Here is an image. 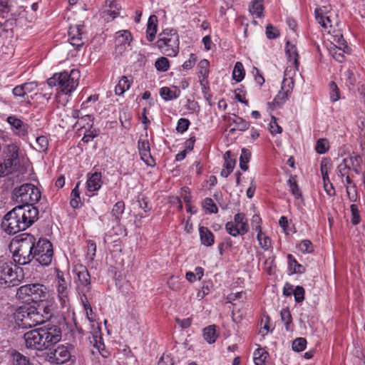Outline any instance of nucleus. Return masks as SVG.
Instances as JSON below:
<instances>
[{
    "instance_id": "f257e3e1",
    "label": "nucleus",
    "mask_w": 365,
    "mask_h": 365,
    "mask_svg": "<svg viewBox=\"0 0 365 365\" xmlns=\"http://www.w3.org/2000/svg\"><path fill=\"white\" fill-rule=\"evenodd\" d=\"M38 216V209L31 205L16 206L4 216L1 227L8 234L14 235L30 227Z\"/></svg>"
},
{
    "instance_id": "f03ea898",
    "label": "nucleus",
    "mask_w": 365,
    "mask_h": 365,
    "mask_svg": "<svg viewBox=\"0 0 365 365\" xmlns=\"http://www.w3.org/2000/svg\"><path fill=\"white\" fill-rule=\"evenodd\" d=\"M3 161H0V178L9 175L16 177L28 173L29 160L24 153L15 144L8 145L2 153Z\"/></svg>"
},
{
    "instance_id": "7ed1b4c3",
    "label": "nucleus",
    "mask_w": 365,
    "mask_h": 365,
    "mask_svg": "<svg viewBox=\"0 0 365 365\" xmlns=\"http://www.w3.org/2000/svg\"><path fill=\"white\" fill-rule=\"evenodd\" d=\"M24 339L27 348L42 351L61 340V331L56 325L47 324L27 331Z\"/></svg>"
},
{
    "instance_id": "20e7f679",
    "label": "nucleus",
    "mask_w": 365,
    "mask_h": 365,
    "mask_svg": "<svg viewBox=\"0 0 365 365\" xmlns=\"http://www.w3.org/2000/svg\"><path fill=\"white\" fill-rule=\"evenodd\" d=\"M53 309L49 305L21 307L14 314L16 324L21 328H31L48 321L52 316Z\"/></svg>"
},
{
    "instance_id": "39448f33",
    "label": "nucleus",
    "mask_w": 365,
    "mask_h": 365,
    "mask_svg": "<svg viewBox=\"0 0 365 365\" xmlns=\"http://www.w3.org/2000/svg\"><path fill=\"white\" fill-rule=\"evenodd\" d=\"M51 297L46 286L39 283L21 286L16 292V297L25 302H45Z\"/></svg>"
},
{
    "instance_id": "423d86ee",
    "label": "nucleus",
    "mask_w": 365,
    "mask_h": 365,
    "mask_svg": "<svg viewBox=\"0 0 365 365\" xmlns=\"http://www.w3.org/2000/svg\"><path fill=\"white\" fill-rule=\"evenodd\" d=\"M179 36L173 29H165L159 34L155 46L168 56H176L179 53Z\"/></svg>"
},
{
    "instance_id": "0eeeda50",
    "label": "nucleus",
    "mask_w": 365,
    "mask_h": 365,
    "mask_svg": "<svg viewBox=\"0 0 365 365\" xmlns=\"http://www.w3.org/2000/svg\"><path fill=\"white\" fill-rule=\"evenodd\" d=\"M36 238L25 233L19 241V245L13 255L14 260L19 264H26L34 259V248Z\"/></svg>"
},
{
    "instance_id": "6e6552de",
    "label": "nucleus",
    "mask_w": 365,
    "mask_h": 365,
    "mask_svg": "<svg viewBox=\"0 0 365 365\" xmlns=\"http://www.w3.org/2000/svg\"><path fill=\"white\" fill-rule=\"evenodd\" d=\"M14 197L16 200L23 203V205L33 206V204L40 200L41 192L35 185L26 183L14 190Z\"/></svg>"
},
{
    "instance_id": "1a4fd4ad",
    "label": "nucleus",
    "mask_w": 365,
    "mask_h": 365,
    "mask_svg": "<svg viewBox=\"0 0 365 365\" xmlns=\"http://www.w3.org/2000/svg\"><path fill=\"white\" fill-rule=\"evenodd\" d=\"M34 259L40 264L48 266L51 264L53 252L50 242L46 239H40L34 245Z\"/></svg>"
},
{
    "instance_id": "9d476101",
    "label": "nucleus",
    "mask_w": 365,
    "mask_h": 365,
    "mask_svg": "<svg viewBox=\"0 0 365 365\" xmlns=\"http://www.w3.org/2000/svg\"><path fill=\"white\" fill-rule=\"evenodd\" d=\"M225 228L230 235L237 237L245 235L249 231V225L245 215L237 213L232 221L226 223Z\"/></svg>"
},
{
    "instance_id": "9b49d317",
    "label": "nucleus",
    "mask_w": 365,
    "mask_h": 365,
    "mask_svg": "<svg viewBox=\"0 0 365 365\" xmlns=\"http://www.w3.org/2000/svg\"><path fill=\"white\" fill-rule=\"evenodd\" d=\"M74 272L76 275L75 279L76 289L82 294V297L87 300L86 294L90 292L91 288L90 274L87 269L81 265L76 267Z\"/></svg>"
},
{
    "instance_id": "f8f14e48",
    "label": "nucleus",
    "mask_w": 365,
    "mask_h": 365,
    "mask_svg": "<svg viewBox=\"0 0 365 365\" xmlns=\"http://www.w3.org/2000/svg\"><path fill=\"white\" fill-rule=\"evenodd\" d=\"M16 273L8 261L0 258V287L14 285Z\"/></svg>"
},
{
    "instance_id": "ddd939ff",
    "label": "nucleus",
    "mask_w": 365,
    "mask_h": 365,
    "mask_svg": "<svg viewBox=\"0 0 365 365\" xmlns=\"http://www.w3.org/2000/svg\"><path fill=\"white\" fill-rule=\"evenodd\" d=\"M294 88L292 78H284L282 83L281 90L278 92L272 101L274 106H282L291 95Z\"/></svg>"
},
{
    "instance_id": "4468645a",
    "label": "nucleus",
    "mask_w": 365,
    "mask_h": 365,
    "mask_svg": "<svg viewBox=\"0 0 365 365\" xmlns=\"http://www.w3.org/2000/svg\"><path fill=\"white\" fill-rule=\"evenodd\" d=\"M80 72L76 69H72L70 73L67 72V76L61 82V91L65 94L72 93L78 85Z\"/></svg>"
},
{
    "instance_id": "2eb2a0df",
    "label": "nucleus",
    "mask_w": 365,
    "mask_h": 365,
    "mask_svg": "<svg viewBox=\"0 0 365 365\" xmlns=\"http://www.w3.org/2000/svg\"><path fill=\"white\" fill-rule=\"evenodd\" d=\"M71 356L68 348L63 345L58 346L48 354L49 361L59 364L67 362Z\"/></svg>"
},
{
    "instance_id": "dca6fc26",
    "label": "nucleus",
    "mask_w": 365,
    "mask_h": 365,
    "mask_svg": "<svg viewBox=\"0 0 365 365\" xmlns=\"http://www.w3.org/2000/svg\"><path fill=\"white\" fill-rule=\"evenodd\" d=\"M84 34V26L83 25H74L71 26L68 30L69 41L72 46H76L77 48L81 47L84 44L83 40Z\"/></svg>"
},
{
    "instance_id": "f3484780",
    "label": "nucleus",
    "mask_w": 365,
    "mask_h": 365,
    "mask_svg": "<svg viewBox=\"0 0 365 365\" xmlns=\"http://www.w3.org/2000/svg\"><path fill=\"white\" fill-rule=\"evenodd\" d=\"M56 289L59 301L63 307L69 306V292L68 285L64 278L58 274L56 279Z\"/></svg>"
},
{
    "instance_id": "a211bd4d",
    "label": "nucleus",
    "mask_w": 365,
    "mask_h": 365,
    "mask_svg": "<svg viewBox=\"0 0 365 365\" xmlns=\"http://www.w3.org/2000/svg\"><path fill=\"white\" fill-rule=\"evenodd\" d=\"M133 40L131 33L128 30H121L115 33V49L119 53L124 51Z\"/></svg>"
},
{
    "instance_id": "6ab92c4d",
    "label": "nucleus",
    "mask_w": 365,
    "mask_h": 365,
    "mask_svg": "<svg viewBox=\"0 0 365 365\" xmlns=\"http://www.w3.org/2000/svg\"><path fill=\"white\" fill-rule=\"evenodd\" d=\"M103 184L102 175L101 173H94L88 174L86 181V188L88 192H94L98 190Z\"/></svg>"
},
{
    "instance_id": "aec40b11",
    "label": "nucleus",
    "mask_w": 365,
    "mask_h": 365,
    "mask_svg": "<svg viewBox=\"0 0 365 365\" xmlns=\"http://www.w3.org/2000/svg\"><path fill=\"white\" fill-rule=\"evenodd\" d=\"M138 148L141 159L148 165H152L153 159L150 153V143L148 139H140L138 142Z\"/></svg>"
},
{
    "instance_id": "412c9836",
    "label": "nucleus",
    "mask_w": 365,
    "mask_h": 365,
    "mask_svg": "<svg viewBox=\"0 0 365 365\" xmlns=\"http://www.w3.org/2000/svg\"><path fill=\"white\" fill-rule=\"evenodd\" d=\"M229 122L230 127V132L235 130H246L249 128V123L236 115L230 117Z\"/></svg>"
},
{
    "instance_id": "4be33fe9",
    "label": "nucleus",
    "mask_w": 365,
    "mask_h": 365,
    "mask_svg": "<svg viewBox=\"0 0 365 365\" xmlns=\"http://www.w3.org/2000/svg\"><path fill=\"white\" fill-rule=\"evenodd\" d=\"M158 29V18L155 15H151L148 21L146 29V38L152 42L155 38Z\"/></svg>"
},
{
    "instance_id": "5701e85b",
    "label": "nucleus",
    "mask_w": 365,
    "mask_h": 365,
    "mask_svg": "<svg viewBox=\"0 0 365 365\" xmlns=\"http://www.w3.org/2000/svg\"><path fill=\"white\" fill-rule=\"evenodd\" d=\"M199 234L201 243L207 247L214 244L215 238L212 232L206 227H199Z\"/></svg>"
},
{
    "instance_id": "b1692460",
    "label": "nucleus",
    "mask_w": 365,
    "mask_h": 365,
    "mask_svg": "<svg viewBox=\"0 0 365 365\" xmlns=\"http://www.w3.org/2000/svg\"><path fill=\"white\" fill-rule=\"evenodd\" d=\"M160 94L164 100L171 101L180 96V90L177 86H173L172 88L163 87L160 88Z\"/></svg>"
},
{
    "instance_id": "393cba45",
    "label": "nucleus",
    "mask_w": 365,
    "mask_h": 365,
    "mask_svg": "<svg viewBox=\"0 0 365 365\" xmlns=\"http://www.w3.org/2000/svg\"><path fill=\"white\" fill-rule=\"evenodd\" d=\"M7 122L12 128L16 130V134L24 135L26 134V125L15 115H10L7 118Z\"/></svg>"
},
{
    "instance_id": "a878e982",
    "label": "nucleus",
    "mask_w": 365,
    "mask_h": 365,
    "mask_svg": "<svg viewBox=\"0 0 365 365\" xmlns=\"http://www.w3.org/2000/svg\"><path fill=\"white\" fill-rule=\"evenodd\" d=\"M257 240L259 247L264 252H272V240L264 232H259V233H257Z\"/></svg>"
},
{
    "instance_id": "bb28decb",
    "label": "nucleus",
    "mask_w": 365,
    "mask_h": 365,
    "mask_svg": "<svg viewBox=\"0 0 365 365\" xmlns=\"http://www.w3.org/2000/svg\"><path fill=\"white\" fill-rule=\"evenodd\" d=\"M315 18L317 22L324 28L331 27L329 16L326 15L325 9L317 8L315 9Z\"/></svg>"
},
{
    "instance_id": "cd10ccee",
    "label": "nucleus",
    "mask_w": 365,
    "mask_h": 365,
    "mask_svg": "<svg viewBox=\"0 0 365 365\" xmlns=\"http://www.w3.org/2000/svg\"><path fill=\"white\" fill-rule=\"evenodd\" d=\"M286 53L290 62H292L296 68L299 66V55L295 46L292 45L289 41L286 43Z\"/></svg>"
},
{
    "instance_id": "c85d7f7f",
    "label": "nucleus",
    "mask_w": 365,
    "mask_h": 365,
    "mask_svg": "<svg viewBox=\"0 0 365 365\" xmlns=\"http://www.w3.org/2000/svg\"><path fill=\"white\" fill-rule=\"evenodd\" d=\"M269 356L268 352L262 349L259 348L254 352L253 360L255 365H266V361Z\"/></svg>"
},
{
    "instance_id": "c756f323",
    "label": "nucleus",
    "mask_w": 365,
    "mask_h": 365,
    "mask_svg": "<svg viewBox=\"0 0 365 365\" xmlns=\"http://www.w3.org/2000/svg\"><path fill=\"white\" fill-rule=\"evenodd\" d=\"M203 338L209 344H213L217 338L215 325H210L203 329Z\"/></svg>"
},
{
    "instance_id": "7c9ffc66",
    "label": "nucleus",
    "mask_w": 365,
    "mask_h": 365,
    "mask_svg": "<svg viewBox=\"0 0 365 365\" xmlns=\"http://www.w3.org/2000/svg\"><path fill=\"white\" fill-rule=\"evenodd\" d=\"M130 87V82L125 76H122L118 83L115 87V93L116 95L120 96Z\"/></svg>"
},
{
    "instance_id": "2f4dec72",
    "label": "nucleus",
    "mask_w": 365,
    "mask_h": 365,
    "mask_svg": "<svg viewBox=\"0 0 365 365\" xmlns=\"http://www.w3.org/2000/svg\"><path fill=\"white\" fill-rule=\"evenodd\" d=\"M262 1L263 0H253L249 8L250 13L255 15L257 18H260L263 14Z\"/></svg>"
},
{
    "instance_id": "473e14b6",
    "label": "nucleus",
    "mask_w": 365,
    "mask_h": 365,
    "mask_svg": "<svg viewBox=\"0 0 365 365\" xmlns=\"http://www.w3.org/2000/svg\"><path fill=\"white\" fill-rule=\"evenodd\" d=\"M250 158L251 152L246 148L242 149L241 155L240 157V167L242 170L246 171L248 170L249 167L247 164L250 162Z\"/></svg>"
},
{
    "instance_id": "72a5a7b5",
    "label": "nucleus",
    "mask_w": 365,
    "mask_h": 365,
    "mask_svg": "<svg viewBox=\"0 0 365 365\" xmlns=\"http://www.w3.org/2000/svg\"><path fill=\"white\" fill-rule=\"evenodd\" d=\"M288 185L289 187V190L292 194L294 196L296 199H302V195L300 191V189L297 183L295 177L290 176L288 180Z\"/></svg>"
},
{
    "instance_id": "f704fd0d",
    "label": "nucleus",
    "mask_w": 365,
    "mask_h": 365,
    "mask_svg": "<svg viewBox=\"0 0 365 365\" xmlns=\"http://www.w3.org/2000/svg\"><path fill=\"white\" fill-rule=\"evenodd\" d=\"M67 76V71L61 72L59 73H55L51 78L47 80V83L50 87L58 86L61 89V82L66 78Z\"/></svg>"
},
{
    "instance_id": "c9c22d12",
    "label": "nucleus",
    "mask_w": 365,
    "mask_h": 365,
    "mask_svg": "<svg viewBox=\"0 0 365 365\" xmlns=\"http://www.w3.org/2000/svg\"><path fill=\"white\" fill-rule=\"evenodd\" d=\"M33 141L30 142L31 145L38 151H44L48 145V138H32Z\"/></svg>"
},
{
    "instance_id": "e433bc0d",
    "label": "nucleus",
    "mask_w": 365,
    "mask_h": 365,
    "mask_svg": "<svg viewBox=\"0 0 365 365\" xmlns=\"http://www.w3.org/2000/svg\"><path fill=\"white\" fill-rule=\"evenodd\" d=\"M78 187H79V183H77L71 193V198L70 204H71V207L73 208H78L81 205Z\"/></svg>"
},
{
    "instance_id": "4c0bfd02",
    "label": "nucleus",
    "mask_w": 365,
    "mask_h": 365,
    "mask_svg": "<svg viewBox=\"0 0 365 365\" xmlns=\"http://www.w3.org/2000/svg\"><path fill=\"white\" fill-rule=\"evenodd\" d=\"M245 71L241 62H237L232 71V78L237 82H240L245 77Z\"/></svg>"
},
{
    "instance_id": "58836bf2",
    "label": "nucleus",
    "mask_w": 365,
    "mask_h": 365,
    "mask_svg": "<svg viewBox=\"0 0 365 365\" xmlns=\"http://www.w3.org/2000/svg\"><path fill=\"white\" fill-rule=\"evenodd\" d=\"M204 269L200 267H197L195 272H187L185 277L190 282H194L197 280H200L203 277Z\"/></svg>"
},
{
    "instance_id": "ea45409f",
    "label": "nucleus",
    "mask_w": 365,
    "mask_h": 365,
    "mask_svg": "<svg viewBox=\"0 0 365 365\" xmlns=\"http://www.w3.org/2000/svg\"><path fill=\"white\" fill-rule=\"evenodd\" d=\"M329 143L327 138H319L317 141L315 150L319 154H324L329 149Z\"/></svg>"
},
{
    "instance_id": "a19ab883",
    "label": "nucleus",
    "mask_w": 365,
    "mask_h": 365,
    "mask_svg": "<svg viewBox=\"0 0 365 365\" xmlns=\"http://www.w3.org/2000/svg\"><path fill=\"white\" fill-rule=\"evenodd\" d=\"M124 210L125 205L124 202L122 201H118L113 205L111 213L117 221L120 220V217L121 215L123 213Z\"/></svg>"
},
{
    "instance_id": "79ce46f5",
    "label": "nucleus",
    "mask_w": 365,
    "mask_h": 365,
    "mask_svg": "<svg viewBox=\"0 0 365 365\" xmlns=\"http://www.w3.org/2000/svg\"><path fill=\"white\" fill-rule=\"evenodd\" d=\"M289 266L294 273H302L304 271L303 267L299 264L292 255L287 256Z\"/></svg>"
},
{
    "instance_id": "37998d69",
    "label": "nucleus",
    "mask_w": 365,
    "mask_h": 365,
    "mask_svg": "<svg viewBox=\"0 0 365 365\" xmlns=\"http://www.w3.org/2000/svg\"><path fill=\"white\" fill-rule=\"evenodd\" d=\"M155 66L159 71H167L170 66L169 61L165 57H160L155 61Z\"/></svg>"
},
{
    "instance_id": "c03bdc74",
    "label": "nucleus",
    "mask_w": 365,
    "mask_h": 365,
    "mask_svg": "<svg viewBox=\"0 0 365 365\" xmlns=\"http://www.w3.org/2000/svg\"><path fill=\"white\" fill-rule=\"evenodd\" d=\"M358 164L357 158L350 157L349 158L343 159L342 162L339 165V169L340 171L345 170L347 168H350V166H356Z\"/></svg>"
},
{
    "instance_id": "a18cd8bd",
    "label": "nucleus",
    "mask_w": 365,
    "mask_h": 365,
    "mask_svg": "<svg viewBox=\"0 0 365 365\" xmlns=\"http://www.w3.org/2000/svg\"><path fill=\"white\" fill-rule=\"evenodd\" d=\"M14 365H33L30 360L20 353L14 354Z\"/></svg>"
},
{
    "instance_id": "49530a36",
    "label": "nucleus",
    "mask_w": 365,
    "mask_h": 365,
    "mask_svg": "<svg viewBox=\"0 0 365 365\" xmlns=\"http://www.w3.org/2000/svg\"><path fill=\"white\" fill-rule=\"evenodd\" d=\"M224 158H225V164H224L225 168L233 171L235 164H236V160L235 159L231 158V152L230 150L225 152V153L224 155Z\"/></svg>"
},
{
    "instance_id": "de8ad7c7",
    "label": "nucleus",
    "mask_w": 365,
    "mask_h": 365,
    "mask_svg": "<svg viewBox=\"0 0 365 365\" xmlns=\"http://www.w3.org/2000/svg\"><path fill=\"white\" fill-rule=\"evenodd\" d=\"M96 252V245L93 241H88L87 245L86 259L91 262L93 260Z\"/></svg>"
},
{
    "instance_id": "09e8293b",
    "label": "nucleus",
    "mask_w": 365,
    "mask_h": 365,
    "mask_svg": "<svg viewBox=\"0 0 365 365\" xmlns=\"http://www.w3.org/2000/svg\"><path fill=\"white\" fill-rule=\"evenodd\" d=\"M203 207L210 213H217V207L211 198H205L202 202Z\"/></svg>"
},
{
    "instance_id": "8fccbe9b",
    "label": "nucleus",
    "mask_w": 365,
    "mask_h": 365,
    "mask_svg": "<svg viewBox=\"0 0 365 365\" xmlns=\"http://www.w3.org/2000/svg\"><path fill=\"white\" fill-rule=\"evenodd\" d=\"M307 341L304 338H297L292 342V349L295 351H302L306 348Z\"/></svg>"
},
{
    "instance_id": "3c124183",
    "label": "nucleus",
    "mask_w": 365,
    "mask_h": 365,
    "mask_svg": "<svg viewBox=\"0 0 365 365\" xmlns=\"http://www.w3.org/2000/svg\"><path fill=\"white\" fill-rule=\"evenodd\" d=\"M298 248L303 253H310L314 250L312 242L308 240H302L299 244Z\"/></svg>"
},
{
    "instance_id": "603ef678",
    "label": "nucleus",
    "mask_w": 365,
    "mask_h": 365,
    "mask_svg": "<svg viewBox=\"0 0 365 365\" xmlns=\"http://www.w3.org/2000/svg\"><path fill=\"white\" fill-rule=\"evenodd\" d=\"M330 87V99L332 102H336L339 99V91L336 84L331 81L329 83Z\"/></svg>"
},
{
    "instance_id": "864d4df0",
    "label": "nucleus",
    "mask_w": 365,
    "mask_h": 365,
    "mask_svg": "<svg viewBox=\"0 0 365 365\" xmlns=\"http://www.w3.org/2000/svg\"><path fill=\"white\" fill-rule=\"evenodd\" d=\"M266 35L269 39H274L279 36V31L272 24H268L266 27Z\"/></svg>"
},
{
    "instance_id": "5fc2aeb1",
    "label": "nucleus",
    "mask_w": 365,
    "mask_h": 365,
    "mask_svg": "<svg viewBox=\"0 0 365 365\" xmlns=\"http://www.w3.org/2000/svg\"><path fill=\"white\" fill-rule=\"evenodd\" d=\"M72 115L75 118H78L81 120V118H88L89 121H93V117L92 115L87 113L86 111L82 110H74L72 113Z\"/></svg>"
},
{
    "instance_id": "6e6d98bb",
    "label": "nucleus",
    "mask_w": 365,
    "mask_h": 365,
    "mask_svg": "<svg viewBox=\"0 0 365 365\" xmlns=\"http://www.w3.org/2000/svg\"><path fill=\"white\" fill-rule=\"evenodd\" d=\"M293 294L295 301L298 303H301L304 299V289L301 286H297L295 287Z\"/></svg>"
},
{
    "instance_id": "4d7b16f0",
    "label": "nucleus",
    "mask_w": 365,
    "mask_h": 365,
    "mask_svg": "<svg viewBox=\"0 0 365 365\" xmlns=\"http://www.w3.org/2000/svg\"><path fill=\"white\" fill-rule=\"evenodd\" d=\"M235 98L246 106L248 105V101L245 99V92L243 90V87L240 86V88H237L235 90Z\"/></svg>"
},
{
    "instance_id": "13d9d810",
    "label": "nucleus",
    "mask_w": 365,
    "mask_h": 365,
    "mask_svg": "<svg viewBox=\"0 0 365 365\" xmlns=\"http://www.w3.org/2000/svg\"><path fill=\"white\" fill-rule=\"evenodd\" d=\"M209 66H210V63L206 59H203V60H201L199 63V68H200V71H199V73H200V75H202L204 78H206L207 74H208V72H209V70H208V68H209Z\"/></svg>"
},
{
    "instance_id": "bf43d9fd",
    "label": "nucleus",
    "mask_w": 365,
    "mask_h": 365,
    "mask_svg": "<svg viewBox=\"0 0 365 365\" xmlns=\"http://www.w3.org/2000/svg\"><path fill=\"white\" fill-rule=\"evenodd\" d=\"M269 129L272 135L281 133L282 131V127L278 125L277 119L274 117L272 118V120L269 125Z\"/></svg>"
},
{
    "instance_id": "052dcab7",
    "label": "nucleus",
    "mask_w": 365,
    "mask_h": 365,
    "mask_svg": "<svg viewBox=\"0 0 365 365\" xmlns=\"http://www.w3.org/2000/svg\"><path fill=\"white\" fill-rule=\"evenodd\" d=\"M190 125V121L186 118H180L178 120L176 130L178 133H182L187 130Z\"/></svg>"
},
{
    "instance_id": "680f3d73",
    "label": "nucleus",
    "mask_w": 365,
    "mask_h": 365,
    "mask_svg": "<svg viewBox=\"0 0 365 365\" xmlns=\"http://www.w3.org/2000/svg\"><path fill=\"white\" fill-rule=\"evenodd\" d=\"M351 212V222L354 225H357L360 222V215L358 207L356 205L352 204L350 207Z\"/></svg>"
},
{
    "instance_id": "e2e57ef3",
    "label": "nucleus",
    "mask_w": 365,
    "mask_h": 365,
    "mask_svg": "<svg viewBox=\"0 0 365 365\" xmlns=\"http://www.w3.org/2000/svg\"><path fill=\"white\" fill-rule=\"evenodd\" d=\"M251 226L252 230H255L257 233H259V232H262L261 227V218L259 217V215H253L251 220Z\"/></svg>"
},
{
    "instance_id": "0e129e2a",
    "label": "nucleus",
    "mask_w": 365,
    "mask_h": 365,
    "mask_svg": "<svg viewBox=\"0 0 365 365\" xmlns=\"http://www.w3.org/2000/svg\"><path fill=\"white\" fill-rule=\"evenodd\" d=\"M22 85H23L26 96H27L28 93H30L34 91L37 88V83L35 81L25 83Z\"/></svg>"
},
{
    "instance_id": "69168bd1",
    "label": "nucleus",
    "mask_w": 365,
    "mask_h": 365,
    "mask_svg": "<svg viewBox=\"0 0 365 365\" xmlns=\"http://www.w3.org/2000/svg\"><path fill=\"white\" fill-rule=\"evenodd\" d=\"M252 73L255 76V80L257 84L262 86L264 83V78L261 74L260 71L256 67L253 68Z\"/></svg>"
},
{
    "instance_id": "338daca9",
    "label": "nucleus",
    "mask_w": 365,
    "mask_h": 365,
    "mask_svg": "<svg viewBox=\"0 0 365 365\" xmlns=\"http://www.w3.org/2000/svg\"><path fill=\"white\" fill-rule=\"evenodd\" d=\"M173 359L170 354H163L158 361V365H173Z\"/></svg>"
},
{
    "instance_id": "774afa93",
    "label": "nucleus",
    "mask_w": 365,
    "mask_h": 365,
    "mask_svg": "<svg viewBox=\"0 0 365 365\" xmlns=\"http://www.w3.org/2000/svg\"><path fill=\"white\" fill-rule=\"evenodd\" d=\"M195 61H196V57L195 56V54L192 53L190 54V58L185 61L184 63L182 64V67L184 69H190L191 68H192L195 63Z\"/></svg>"
}]
</instances>
